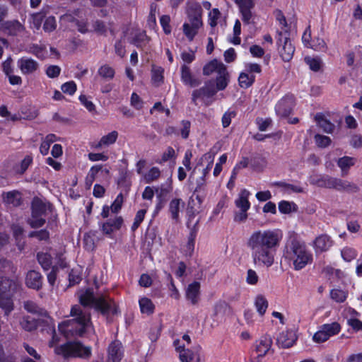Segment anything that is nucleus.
I'll return each mask as SVG.
<instances>
[{"instance_id":"obj_1","label":"nucleus","mask_w":362,"mask_h":362,"mask_svg":"<svg viewBox=\"0 0 362 362\" xmlns=\"http://www.w3.org/2000/svg\"><path fill=\"white\" fill-rule=\"evenodd\" d=\"M282 238L283 232L280 229L253 231L246 242L253 263L258 267H272Z\"/></svg>"},{"instance_id":"obj_2","label":"nucleus","mask_w":362,"mask_h":362,"mask_svg":"<svg viewBox=\"0 0 362 362\" xmlns=\"http://www.w3.org/2000/svg\"><path fill=\"white\" fill-rule=\"evenodd\" d=\"M70 314L71 316L74 317V319L64 320L58 325L59 331L66 338L94 332L90 322V314L83 310L81 305H75L72 306Z\"/></svg>"},{"instance_id":"obj_3","label":"nucleus","mask_w":362,"mask_h":362,"mask_svg":"<svg viewBox=\"0 0 362 362\" xmlns=\"http://www.w3.org/2000/svg\"><path fill=\"white\" fill-rule=\"evenodd\" d=\"M283 258L296 271L303 269L313 260V254L305 244L296 239L286 243L283 251Z\"/></svg>"},{"instance_id":"obj_4","label":"nucleus","mask_w":362,"mask_h":362,"mask_svg":"<svg viewBox=\"0 0 362 362\" xmlns=\"http://www.w3.org/2000/svg\"><path fill=\"white\" fill-rule=\"evenodd\" d=\"M276 18L280 25V31L278 32L277 45L278 52L284 62H289L293 56L295 47L290 39L289 32L294 26L293 21L288 22L281 11L276 12Z\"/></svg>"},{"instance_id":"obj_5","label":"nucleus","mask_w":362,"mask_h":362,"mask_svg":"<svg viewBox=\"0 0 362 362\" xmlns=\"http://www.w3.org/2000/svg\"><path fill=\"white\" fill-rule=\"evenodd\" d=\"M52 339L49 342V347H54V353L62 356L64 358L81 357L88 358L91 354L89 346H84L79 342H67L64 344L57 346L59 341V337L56 334L54 327L49 328Z\"/></svg>"},{"instance_id":"obj_6","label":"nucleus","mask_w":362,"mask_h":362,"mask_svg":"<svg viewBox=\"0 0 362 362\" xmlns=\"http://www.w3.org/2000/svg\"><path fill=\"white\" fill-rule=\"evenodd\" d=\"M78 298L83 306L94 308L103 315L116 313L115 302L111 300H108L104 297H95L91 289L80 291Z\"/></svg>"},{"instance_id":"obj_7","label":"nucleus","mask_w":362,"mask_h":362,"mask_svg":"<svg viewBox=\"0 0 362 362\" xmlns=\"http://www.w3.org/2000/svg\"><path fill=\"white\" fill-rule=\"evenodd\" d=\"M15 286V283L9 279H0V308L4 310L6 315L13 310L11 290Z\"/></svg>"},{"instance_id":"obj_8","label":"nucleus","mask_w":362,"mask_h":362,"mask_svg":"<svg viewBox=\"0 0 362 362\" xmlns=\"http://www.w3.org/2000/svg\"><path fill=\"white\" fill-rule=\"evenodd\" d=\"M49 208L47 204L39 198H34L32 202V215L28 221L32 228L42 227L45 223V214Z\"/></svg>"},{"instance_id":"obj_9","label":"nucleus","mask_w":362,"mask_h":362,"mask_svg":"<svg viewBox=\"0 0 362 362\" xmlns=\"http://www.w3.org/2000/svg\"><path fill=\"white\" fill-rule=\"evenodd\" d=\"M341 329L339 323L334 322L323 324L319 327L318 330L314 334L313 340L316 343H323L329 338L338 334Z\"/></svg>"},{"instance_id":"obj_10","label":"nucleus","mask_w":362,"mask_h":362,"mask_svg":"<svg viewBox=\"0 0 362 362\" xmlns=\"http://www.w3.org/2000/svg\"><path fill=\"white\" fill-rule=\"evenodd\" d=\"M174 346L179 352L181 362H199V346L194 347L193 349H185V344H181L180 339L174 341Z\"/></svg>"},{"instance_id":"obj_11","label":"nucleus","mask_w":362,"mask_h":362,"mask_svg":"<svg viewBox=\"0 0 362 362\" xmlns=\"http://www.w3.org/2000/svg\"><path fill=\"white\" fill-rule=\"evenodd\" d=\"M272 341L270 337L264 336L256 341L255 350L251 356V362H261L262 359L269 351Z\"/></svg>"},{"instance_id":"obj_12","label":"nucleus","mask_w":362,"mask_h":362,"mask_svg":"<svg viewBox=\"0 0 362 362\" xmlns=\"http://www.w3.org/2000/svg\"><path fill=\"white\" fill-rule=\"evenodd\" d=\"M321 187L333 188L337 190L346 191H356L357 189L356 185L351 184L346 180L332 177L327 175H323Z\"/></svg>"},{"instance_id":"obj_13","label":"nucleus","mask_w":362,"mask_h":362,"mask_svg":"<svg viewBox=\"0 0 362 362\" xmlns=\"http://www.w3.org/2000/svg\"><path fill=\"white\" fill-rule=\"evenodd\" d=\"M294 106V98L291 95H286L283 97L276 105L275 111L280 117H288Z\"/></svg>"},{"instance_id":"obj_14","label":"nucleus","mask_w":362,"mask_h":362,"mask_svg":"<svg viewBox=\"0 0 362 362\" xmlns=\"http://www.w3.org/2000/svg\"><path fill=\"white\" fill-rule=\"evenodd\" d=\"M216 91L212 83H206L204 87L192 92V100L196 103L197 99L202 98L206 105H209L211 103L209 99L216 94Z\"/></svg>"},{"instance_id":"obj_15","label":"nucleus","mask_w":362,"mask_h":362,"mask_svg":"<svg viewBox=\"0 0 362 362\" xmlns=\"http://www.w3.org/2000/svg\"><path fill=\"white\" fill-rule=\"evenodd\" d=\"M235 3L239 8L243 21L247 24L250 23L253 18L252 10L255 7V0H235Z\"/></svg>"},{"instance_id":"obj_16","label":"nucleus","mask_w":362,"mask_h":362,"mask_svg":"<svg viewBox=\"0 0 362 362\" xmlns=\"http://www.w3.org/2000/svg\"><path fill=\"white\" fill-rule=\"evenodd\" d=\"M202 26V20L194 18V20H189V22L184 23L182 25V31L187 39L189 42H192Z\"/></svg>"},{"instance_id":"obj_17","label":"nucleus","mask_w":362,"mask_h":362,"mask_svg":"<svg viewBox=\"0 0 362 362\" xmlns=\"http://www.w3.org/2000/svg\"><path fill=\"white\" fill-rule=\"evenodd\" d=\"M17 66L21 70V72L25 75L34 74L39 69L37 62L28 57H23L19 59L17 62Z\"/></svg>"},{"instance_id":"obj_18","label":"nucleus","mask_w":362,"mask_h":362,"mask_svg":"<svg viewBox=\"0 0 362 362\" xmlns=\"http://www.w3.org/2000/svg\"><path fill=\"white\" fill-rule=\"evenodd\" d=\"M124 356V349L119 341H112L107 349V362H120Z\"/></svg>"},{"instance_id":"obj_19","label":"nucleus","mask_w":362,"mask_h":362,"mask_svg":"<svg viewBox=\"0 0 362 362\" xmlns=\"http://www.w3.org/2000/svg\"><path fill=\"white\" fill-rule=\"evenodd\" d=\"M297 339L296 334L293 330L282 331L277 337V344L282 348L292 346Z\"/></svg>"},{"instance_id":"obj_20","label":"nucleus","mask_w":362,"mask_h":362,"mask_svg":"<svg viewBox=\"0 0 362 362\" xmlns=\"http://www.w3.org/2000/svg\"><path fill=\"white\" fill-rule=\"evenodd\" d=\"M26 286L32 289L39 290L42 286V276L35 270L29 271L25 276Z\"/></svg>"},{"instance_id":"obj_21","label":"nucleus","mask_w":362,"mask_h":362,"mask_svg":"<svg viewBox=\"0 0 362 362\" xmlns=\"http://www.w3.org/2000/svg\"><path fill=\"white\" fill-rule=\"evenodd\" d=\"M332 245V240L327 235H321L317 237L313 243V247L316 253L328 250Z\"/></svg>"},{"instance_id":"obj_22","label":"nucleus","mask_w":362,"mask_h":362,"mask_svg":"<svg viewBox=\"0 0 362 362\" xmlns=\"http://www.w3.org/2000/svg\"><path fill=\"white\" fill-rule=\"evenodd\" d=\"M118 135L119 134L117 131H112L107 134L103 136L99 141L95 144L94 148L95 149H103L114 144L118 138Z\"/></svg>"},{"instance_id":"obj_23","label":"nucleus","mask_w":362,"mask_h":362,"mask_svg":"<svg viewBox=\"0 0 362 362\" xmlns=\"http://www.w3.org/2000/svg\"><path fill=\"white\" fill-rule=\"evenodd\" d=\"M181 80L185 85L190 87H195L200 84V81L192 76L189 67L186 64L181 66Z\"/></svg>"},{"instance_id":"obj_24","label":"nucleus","mask_w":362,"mask_h":362,"mask_svg":"<svg viewBox=\"0 0 362 362\" xmlns=\"http://www.w3.org/2000/svg\"><path fill=\"white\" fill-rule=\"evenodd\" d=\"M185 202L181 199H173L169 203V212L171 218L175 221L180 219V213L182 211Z\"/></svg>"},{"instance_id":"obj_25","label":"nucleus","mask_w":362,"mask_h":362,"mask_svg":"<svg viewBox=\"0 0 362 362\" xmlns=\"http://www.w3.org/2000/svg\"><path fill=\"white\" fill-rule=\"evenodd\" d=\"M123 223V218L121 216H117L113 219H109L102 226V230L104 233L110 235L113 232L119 230Z\"/></svg>"},{"instance_id":"obj_26","label":"nucleus","mask_w":362,"mask_h":362,"mask_svg":"<svg viewBox=\"0 0 362 362\" xmlns=\"http://www.w3.org/2000/svg\"><path fill=\"white\" fill-rule=\"evenodd\" d=\"M250 192L246 189H242L235 200V204L240 211H248L250 208V203L248 200Z\"/></svg>"},{"instance_id":"obj_27","label":"nucleus","mask_w":362,"mask_h":362,"mask_svg":"<svg viewBox=\"0 0 362 362\" xmlns=\"http://www.w3.org/2000/svg\"><path fill=\"white\" fill-rule=\"evenodd\" d=\"M187 15L188 20L197 18L202 20V8L201 5L196 1H191L187 4Z\"/></svg>"},{"instance_id":"obj_28","label":"nucleus","mask_w":362,"mask_h":362,"mask_svg":"<svg viewBox=\"0 0 362 362\" xmlns=\"http://www.w3.org/2000/svg\"><path fill=\"white\" fill-rule=\"evenodd\" d=\"M199 290L200 284L197 281L189 284L186 289V298L194 305L199 301Z\"/></svg>"},{"instance_id":"obj_29","label":"nucleus","mask_w":362,"mask_h":362,"mask_svg":"<svg viewBox=\"0 0 362 362\" xmlns=\"http://www.w3.org/2000/svg\"><path fill=\"white\" fill-rule=\"evenodd\" d=\"M226 68V66L221 62L214 59L204 66L203 74L206 76H209L213 73L218 74L222 71V69Z\"/></svg>"},{"instance_id":"obj_30","label":"nucleus","mask_w":362,"mask_h":362,"mask_svg":"<svg viewBox=\"0 0 362 362\" xmlns=\"http://www.w3.org/2000/svg\"><path fill=\"white\" fill-rule=\"evenodd\" d=\"M4 202L10 206H18L21 204V196L18 191L13 190L3 194Z\"/></svg>"},{"instance_id":"obj_31","label":"nucleus","mask_w":362,"mask_h":362,"mask_svg":"<svg viewBox=\"0 0 362 362\" xmlns=\"http://www.w3.org/2000/svg\"><path fill=\"white\" fill-rule=\"evenodd\" d=\"M21 327L26 332H33L37 327V321L28 315H23L19 320Z\"/></svg>"},{"instance_id":"obj_32","label":"nucleus","mask_w":362,"mask_h":362,"mask_svg":"<svg viewBox=\"0 0 362 362\" xmlns=\"http://www.w3.org/2000/svg\"><path fill=\"white\" fill-rule=\"evenodd\" d=\"M3 25L1 29L11 35H16L23 30V26L17 21L5 22Z\"/></svg>"},{"instance_id":"obj_33","label":"nucleus","mask_w":362,"mask_h":362,"mask_svg":"<svg viewBox=\"0 0 362 362\" xmlns=\"http://www.w3.org/2000/svg\"><path fill=\"white\" fill-rule=\"evenodd\" d=\"M315 119L317 125L326 133L330 134L333 132L334 125L327 120L322 113H317Z\"/></svg>"},{"instance_id":"obj_34","label":"nucleus","mask_w":362,"mask_h":362,"mask_svg":"<svg viewBox=\"0 0 362 362\" xmlns=\"http://www.w3.org/2000/svg\"><path fill=\"white\" fill-rule=\"evenodd\" d=\"M141 313L149 315L154 312L155 305L151 300L147 297H142L139 300Z\"/></svg>"},{"instance_id":"obj_35","label":"nucleus","mask_w":362,"mask_h":362,"mask_svg":"<svg viewBox=\"0 0 362 362\" xmlns=\"http://www.w3.org/2000/svg\"><path fill=\"white\" fill-rule=\"evenodd\" d=\"M148 37L146 35V33L144 31L136 32L132 38L130 40V42L137 47H144L148 42Z\"/></svg>"},{"instance_id":"obj_36","label":"nucleus","mask_w":362,"mask_h":362,"mask_svg":"<svg viewBox=\"0 0 362 362\" xmlns=\"http://www.w3.org/2000/svg\"><path fill=\"white\" fill-rule=\"evenodd\" d=\"M254 304L257 313L262 316L268 308V301L266 297L262 294L257 295L255 298Z\"/></svg>"},{"instance_id":"obj_37","label":"nucleus","mask_w":362,"mask_h":362,"mask_svg":"<svg viewBox=\"0 0 362 362\" xmlns=\"http://www.w3.org/2000/svg\"><path fill=\"white\" fill-rule=\"evenodd\" d=\"M160 175L161 171L158 167H152L143 175V179L146 183L150 184L157 181L160 177Z\"/></svg>"},{"instance_id":"obj_38","label":"nucleus","mask_w":362,"mask_h":362,"mask_svg":"<svg viewBox=\"0 0 362 362\" xmlns=\"http://www.w3.org/2000/svg\"><path fill=\"white\" fill-rule=\"evenodd\" d=\"M255 80V76L250 74L245 71L240 74L238 77L239 85L241 88H247L251 86Z\"/></svg>"},{"instance_id":"obj_39","label":"nucleus","mask_w":362,"mask_h":362,"mask_svg":"<svg viewBox=\"0 0 362 362\" xmlns=\"http://www.w3.org/2000/svg\"><path fill=\"white\" fill-rule=\"evenodd\" d=\"M355 164V159L349 156H344L337 161L338 166L341 170L342 175L347 174L349 169Z\"/></svg>"},{"instance_id":"obj_40","label":"nucleus","mask_w":362,"mask_h":362,"mask_svg":"<svg viewBox=\"0 0 362 362\" xmlns=\"http://www.w3.org/2000/svg\"><path fill=\"white\" fill-rule=\"evenodd\" d=\"M57 140V137L55 134H49L47 135L44 138V139L40 145V153L44 156L47 155L49 152L50 145L52 144H53L54 142H55Z\"/></svg>"},{"instance_id":"obj_41","label":"nucleus","mask_w":362,"mask_h":362,"mask_svg":"<svg viewBox=\"0 0 362 362\" xmlns=\"http://www.w3.org/2000/svg\"><path fill=\"white\" fill-rule=\"evenodd\" d=\"M228 83V74L226 68L222 69V71L217 74L216 77V90H221L226 88Z\"/></svg>"},{"instance_id":"obj_42","label":"nucleus","mask_w":362,"mask_h":362,"mask_svg":"<svg viewBox=\"0 0 362 362\" xmlns=\"http://www.w3.org/2000/svg\"><path fill=\"white\" fill-rule=\"evenodd\" d=\"M196 234L194 232H191L187 243L182 247V251L186 256L191 257L193 254L195 245Z\"/></svg>"},{"instance_id":"obj_43","label":"nucleus","mask_w":362,"mask_h":362,"mask_svg":"<svg viewBox=\"0 0 362 362\" xmlns=\"http://www.w3.org/2000/svg\"><path fill=\"white\" fill-rule=\"evenodd\" d=\"M28 52L39 59H45L47 56L46 47L44 45H32L30 46Z\"/></svg>"},{"instance_id":"obj_44","label":"nucleus","mask_w":362,"mask_h":362,"mask_svg":"<svg viewBox=\"0 0 362 362\" xmlns=\"http://www.w3.org/2000/svg\"><path fill=\"white\" fill-rule=\"evenodd\" d=\"M37 260L45 270L49 269L52 264V256L50 254L47 252L38 253Z\"/></svg>"},{"instance_id":"obj_45","label":"nucleus","mask_w":362,"mask_h":362,"mask_svg":"<svg viewBox=\"0 0 362 362\" xmlns=\"http://www.w3.org/2000/svg\"><path fill=\"white\" fill-rule=\"evenodd\" d=\"M98 74L106 80L112 79L115 76V69L107 64L101 66L98 71Z\"/></svg>"},{"instance_id":"obj_46","label":"nucleus","mask_w":362,"mask_h":362,"mask_svg":"<svg viewBox=\"0 0 362 362\" xmlns=\"http://www.w3.org/2000/svg\"><path fill=\"white\" fill-rule=\"evenodd\" d=\"M24 309L34 315H42L43 310L32 300H26L23 303Z\"/></svg>"},{"instance_id":"obj_47","label":"nucleus","mask_w":362,"mask_h":362,"mask_svg":"<svg viewBox=\"0 0 362 362\" xmlns=\"http://www.w3.org/2000/svg\"><path fill=\"white\" fill-rule=\"evenodd\" d=\"M277 185L282 188L283 191L285 193L291 194V193H302L304 192L303 188L298 185H294L291 184H288L285 182H279L277 183Z\"/></svg>"},{"instance_id":"obj_48","label":"nucleus","mask_w":362,"mask_h":362,"mask_svg":"<svg viewBox=\"0 0 362 362\" xmlns=\"http://www.w3.org/2000/svg\"><path fill=\"white\" fill-rule=\"evenodd\" d=\"M357 255V251L355 249L349 247H345L341 251V257L344 261L348 262L354 259Z\"/></svg>"},{"instance_id":"obj_49","label":"nucleus","mask_w":362,"mask_h":362,"mask_svg":"<svg viewBox=\"0 0 362 362\" xmlns=\"http://www.w3.org/2000/svg\"><path fill=\"white\" fill-rule=\"evenodd\" d=\"M99 173H105L108 175L110 171L107 168H103V165L98 164L92 166L90 168L87 175L95 180Z\"/></svg>"},{"instance_id":"obj_50","label":"nucleus","mask_w":362,"mask_h":362,"mask_svg":"<svg viewBox=\"0 0 362 362\" xmlns=\"http://www.w3.org/2000/svg\"><path fill=\"white\" fill-rule=\"evenodd\" d=\"M314 139L316 145L320 148H326L330 145L332 142V140L329 136L319 134H317L315 136Z\"/></svg>"},{"instance_id":"obj_51","label":"nucleus","mask_w":362,"mask_h":362,"mask_svg":"<svg viewBox=\"0 0 362 362\" xmlns=\"http://www.w3.org/2000/svg\"><path fill=\"white\" fill-rule=\"evenodd\" d=\"M163 69L161 67L153 66L152 69V81L158 86L163 80Z\"/></svg>"},{"instance_id":"obj_52","label":"nucleus","mask_w":362,"mask_h":362,"mask_svg":"<svg viewBox=\"0 0 362 362\" xmlns=\"http://www.w3.org/2000/svg\"><path fill=\"white\" fill-rule=\"evenodd\" d=\"M330 297L337 303H342L346 298V293L341 289L334 288L330 291Z\"/></svg>"},{"instance_id":"obj_53","label":"nucleus","mask_w":362,"mask_h":362,"mask_svg":"<svg viewBox=\"0 0 362 362\" xmlns=\"http://www.w3.org/2000/svg\"><path fill=\"white\" fill-rule=\"evenodd\" d=\"M305 62L310 66V69L314 71L320 70L321 66V60L317 57H306Z\"/></svg>"},{"instance_id":"obj_54","label":"nucleus","mask_w":362,"mask_h":362,"mask_svg":"<svg viewBox=\"0 0 362 362\" xmlns=\"http://www.w3.org/2000/svg\"><path fill=\"white\" fill-rule=\"evenodd\" d=\"M57 28L56 19L54 16L47 17L44 23L43 29L45 32H52Z\"/></svg>"},{"instance_id":"obj_55","label":"nucleus","mask_w":362,"mask_h":362,"mask_svg":"<svg viewBox=\"0 0 362 362\" xmlns=\"http://www.w3.org/2000/svg\"><path fill=\"white\" fill-rule=\"evenodd\" d=\"M146 213V209H141L137 211L136 216L134 218V221L132 226V230L133 231L136 230L138 228V227L139 226V225L141 224V223L143 221V220L145 217Z\"/></svg>"},{"instance_id":"obj_56","label":"nucleus","mask_w":362,"mask_h":362,"mask_svg":"<svg viewBox=\"0 0 362 362\" xmlns=\"http://www.w3.org/2000/svg\"><path fill=\"white\" fill-rule=\"evenodd\" d=\"M235 115H236V113L235 111L230 110L226 111L223 114L222 119H221L222 126L224 128L228 127L230 124L232 119L233 117H235Z\"/></svg>"},{"instance_id":"obj_57","label":"nucleus","mask_w":362,"mask_h":362,"mask_svg":"<svg viewBox=\"0 0 362 362\" xmlns=\"http://www.w3.org/2000/svg\"><path fill=\"white\" fill-rule=\"evenodd\" d=\"M61 89L63 93L72 95L76 91V84L74 81H68L62 84Z\"/></svg>"},{"instance_id":"obj_58","label":"nucleus","mask_w":362,"mask_h":362,"mask_svg":"<svg viewBox=\"0 0 362 362\" xmlns=\"http://www.w3.org/2000/svg\"><path fill=\"white\" fill-rule=\"evenodd\" d=\"M221 13L218 8L212 9L209 14V24L214 28L218 24V19L220 18Z\"/></svg>"},{"instance_id":"obj_59","label":"nucleus","mask_w":362,"mask_h":362,"mask_svg":"<svg viewBox=\"0 0 362 362\" xmlns=\"http://www.w3.org/2000/svg\"><path fill=\"white\" fill-rule=\"evenodd\" d=\"M241 33V23L239 20H236L233 27V34L234 37L232 40V42L234 45H239L240 43V38L239 35Z\"/></svg>"},{"instance_id":"obj_60","label":"nucleus","mask_w":362,"mask_h":362,"mask_svg":"<svg viewBox=\"0 0 362 362\" xmlns=\"http://www.w3.org/2000/svg\"><path fill=\"white\" fill-rule=\"evenodd\" d=\"M123 203V196L122 194H119L117 196L116 199L110 206L111 209V211L114 214H117L121 209Z\"/></svg>"},{"instance_id":"obj_61","label":"nucleus","mask_w":362,"mask_h":362,"mask_svg":"<svg viewBox=\"0 0 362 362\" xmlns=\"http://www.w3.org/2000/svg\"><path fill=\"white\" fill-rule=\"evenodd\" d=\"M250 74L255 75V74H259L262 69L259 64L256 63H247L245 65V70Z\"/></svg>"},{"instance_id":"obj_62","label":"nucleus","mask_w":362,"mask_h":362,"mask_svg":"<svg viewBox=\"0 0 362 362\" xmlns=\"http://www.w3.org/2000/svg\"><path fill=\"white\" fill-rule=\"evenodd\" d=\"M88 157L92 162L107 161L109 158V156L104 153H90Z\"/></svg>"},{"instance_id":"obj_63","label":"nucleus","mask_w":362,"mask_h":362,"mask_svg":"<svg viewBox=\"0 0 362 362\" xmlns=\"http://www.w3.org/2000/svg\"><path fill=\"white\" fill-rule=\"evenodd\" d=\"M347 325L355 332L362 331V321L355 317H350L347 320Z\"/></svg>"},{"instance_id":"obj_64","label":"nucleus","mask_w":362,"mask_h":362,"mask_svg":"<svg viewBox=\"0 0 362 362\" xmlns=\"http://www.w3.org/2000/svg\"><path fill=\"white\" fill-rule=\"evenodd\" d=\"M79 100L81 104L90 112H94L95 106L92 101L89 100L85 95L79 96Z\"/></svg>"}]
</instances>
